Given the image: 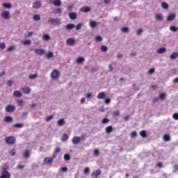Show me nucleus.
Masks as SVG:
<instances>
[{
	"label": "nucleus",
	"mask_w": 178,
	"mask_h": 178,
	"mask_svg": "<svg viewBox=\"0 0 178 178\" xmlns=\"http://www.w3.org/2000/svg\"><path fill=\"white\" fill-rule=\"evenodd\" d=\"M163 140L164 141H166V142L170 141V136H169V135H168V134L163 135Z\"/></svg>",
	"instance_id": "obj_31"
},
{
	"label": "nucleus",
	"mask_w": 178,
	"mask_h": 178,
	"mask_svg": "<svg viewBox=\"0 0 178 178\" xmlns=\"http://www.w3.org/2000/svg\"><path fill=\"white\" fill-rule=\"evenodd\" d=\"M48 22L50 23L51 26H59L60 24H62L60 22V19L59 18H51L48 20Z\"/></svg>",
	"instance_id": "obj_1"
},
{
	"label": "nucleus",
	"mask_w": 178,
	"mask_h": 178,
	"mask_svg": "<svg viewBox=\"0 0 178 178\" xmlns=\"http://www.w3.org/2000/svg\"><path fill=\"white\" fill-rule=\"evenodd\" d=\"M80 140H81V138L79 136H74L72 138V144H79V143H80Z\"/></svg>",
	"instance_id": "obj_18"
},
{
	"label": "nucleus",
	"mask_w": 178,
	"mask_h": 178,
	"mask_svg": "<svg viewBox=\"0 0 178 178\" xmlns=\"http://www.w3.org/2000/svg\"><path fill=\"white\" fill-rule=\"evenodd\" d=\"M176 19V14H170L167 17V22H173Z\"/></svg>",
	"instance_id": "obj_13"
},
{
	"label": "nucleus",
	"mask_w": 178,
	"mask_h": 178,
	"mask_svg": "<svg viewBox=\"0 0 178 178\" xmlns=\"http://www.w3.org/2000/svg\"><path fill=\"white\" fill-rule=\"evenodd\" d=\"M170 59H177L178 58V53L174 52L170 56Z\"/></svg>",
	"instance_id": "obj_27"
},
{
	"label": "nucleus",
	"mask_w": 178,
	"mask_h": 178,
	"mask_svg": "<svg viewBox=\"0 0 178 178\" xmlns=\"http://www.w3.org/2000/svg\"><path fill=\"white\" fill-rule=\"evenodd\" d=\"M46 58L47 59H51V58H54V53H52V51H49L47 54H46Z\"/></svg>",
	"instance_id": "obj_36"
},
{
	"label": "nucleus",
	"mask_w": 178,
	"mask_h": 178,
	"mask_svg": "<svg viewBox=\"0 0 178 178\" xmlns=\"http://www.w3.org/2000/svg\"><path fill=\"white\" fill-rule=\"evenodd\" d=\"M112 131H113V127L108 126L106 127V133H107V134L112 133Z\"/></svg>",
	"instance_id": "obj_22"
},
{
	"label": "nucleus",
	"mask_w": 178,
	"mask_h": 178,
	"mask_svg": "<svg viewBox=\"0 0 178 178\" xmlns=\"http://www.w3.org/2000/svg\"><path fill=\"white\" fill-rule=\"evenodd\" d=\"M67 140H69V135L63 134L61 136V141H67Z\"/></svg>",
	"instance_id": "obj_23"
},
{
	"label": "nucleus",
	"mask_w": 178,
	"mask_h": 178,
	"mask_svg": "<svg viewBox=\"0 0 178 178\" xmlns=\"http://www.w3.org/2000/svg\"><path fill=\"white\" fill-rule=\"evenodd\" d=\"M16 129H23L24 127V124L23 123H17L13 125Z\"/></svg>",
	"instance_id": "obj_24"
},
{
	"label": "nucleus",
	"mask_w": 178,
	"mask_h": 178,
	"mask_svg": "<svg viewBox=\"0 0 178 178\" xmlns=\"http://www.w3.org/2000/svg\"><path fill=\"white\" fill-rule=\"evenodd\" d=\"M65 161H70V154H66L64 155Z\"/></svg>",
	"instance_id": "obj_46"
},
{
	"label": "nucleus",
	"mask_w": 178,
	"mask_h": 178,
	"mask_svg": "<svg viewBox=\"0 0 178 178\" xmlns=\"http://www.w3.org/2000/svg\"><path fill=\"white\" fill-rule=\"evenodd\" d=\"M34 52L36 54V55H44V54H45V49H36L34 50Z\"/></svg>",
	"instance_id": "obj_9"
},
{
	"label": "nucleus",
	"mask_w": 178,
	"mask_h": 178,
	"mask_svg": "<svg viewBox=\"0 0 178 178\" xmlns=\"http://www.w3.org/2000/svg\"><path fill=\"white\" fill-rule=\"evenodd\" d=\"M6 143L8 145H12L16 143V138L15 136H8L6 138Z\"/></svg>",
	"instance_id": "obj_3"
},
{
	"label": "nucleus",
	"mask_w": 178,
	"mask_h": 178,
	"mask_svg": "<svg viewBox=\"0 0 178 178\" xmlns=\"http://www.w3.org/2000/svg\"><path fill=\"white\" fill-rule=\"evenodd\" d=\"M60 76V72H59V71L57 70H54L51 73V77L53 79V80H57V79H59Z\"/></svg>",
	"instance_id": "obj_2"
},
{
	"label": "nucleus",
	"mask_w": 178,
	"mask_h": 178,
	"mask_svg": "<svg viewBox=\"0 0 178 178\" xmlns=\"http://www.w3.org/2000/svg\"><path fill=\"white\" fill-rule=\"evenodd\" d=\"M121 31H122V33H129V28H128V27L122 28V29H121Z\"/></svg>",
	"instance_id": "obj_48"
},
{
	"label": "nucleus",
	"mask_w": 178,
	"mask_h": 178,
	"mask_svg": "<svg viewBox=\"0 0 178 178\" xmlns=\"http://www.w3.org/2000/svg\"><path fill=\"white\" fill-rule=\"evenodd\" d=\"M140 136L141 137H143V138H146V137H147V131H145V130L140 131Z\"/></svg>",
	"instance_id": "obj_37"
},
{
	"label": "nucleus",
	"mask_w": 178,
	"mask_h": 178,
	"mask_svg": "<svg viewBox=\"0 0 178 178\" xmlns=\"http://www.w3.org/2000/svg\"><path fill=\"white\" fill-rule=\"evenodd\" d=\"M104 103L106 104V105H109V104H111V99L109 98L105 99Z\"/></svg>",
	"instance_id": "obj_58"
},
{
	"label": "nucleus",
	"mask_w": 178,
	"mask_h": 178,
	"mask_svg": "<svg viewBox=\"0 0 178 178\" xmlns=\"http://www.w3.org/2000/svg\"><path fill=\"white\" fill-rule=\"evenodd\" d=\"M37 76H38L37 74H31L29 75V79L30 80H34V79H35Z\"/></svg>",
	"instance_id": "obj_53"
},
{
	"label": "nucleus",
	"mask_w": 178,
	"mask_h": 178,
	"mask_svg": "<svg viewBox=\"0 0 178 178\" xmlns=\"http://www.w3.org/2000/svg\"><path fill=\"white\" fill-rule=\"evenodd\" d=\"M13 120V118L10 116H6L4 118V121L6 122L7 123H10Z\"/></svg>",
	"instance_id": "obj_29"
},
{
	"label": "nucleus",
	"mask_w": 178,
	"mask_h": 178,
	"mask_svg": "<svg viewBox=\"0 0 178 178\" xmlns=\"http://www.w3.org/2000/svg\"><path fill=\"white\" fill-rule=\"evenodd\" d=\"M22 91L24 92V94H30V92H31V88H30L29 86H24L22 88Z\"/></svg>",
	"instance_id": "obj_10"
},
{
	"label": "nucleus",
	"mask_w": 178,
	"mask_h": 178,
	"mask_svg": "<svg viewBox=\"0 0 178 178\" xmlns=\"http://www.w3.org/2000/svg\"><path fill=\"white\" fill-rule=\"evenodd\" d=\"M13 97H15V98H20V97H22L23 94L22 93V92H20L19 90H15L13 93Z\"/></svg>",
	"instance_id": "obj_12"
},
{
	"label": "nucleus",
	"mask_w": 178,
	"mask_h": 178,
	"mask_svg": "<svg viewBox=\"0 0 178 178\" xmlns=\"http://www.w3.org/2000/svg\"><path fill=\"white\" fill-rule=\"evenodd\" d=\"M3 7L5 8L6 9H10L12 8V4L8 3H3Z\"/></svg>",
	"instance_id": "obj_33"
},
{
	"label": "nucleus",
	"mask_w": 178,
	"mask_h": 178,
	"mask_svg": "<svg viewBox=\"0 0 178 178\" xmlns=\"http://www.w3.org/2000/svg\"><path fill=\"white\" fill-rule=\"evenodd\" d=\"M154 72H155V68H151L148 71L149 74H152V73H154Z\"/></svg>",
	"instance_id": "obj_59"
},
{
	"label": "nucleus",
	"mask_w": 178,
	"mask_h": 178,
	"mask_svg": "<svg viewBox=\"0 0 178 178\" xmlns=\"http://www.w3.org/2000/svg\"><path fill=\"white\" fill-rule=\"evenodd\" d=\"M161 8L163 9H165V10L169 9V4H168L167 3H161Z\"/></svg>",
	"instance_id": "obj_35"
},
{
	"label": "nucleus",
	"mask_w": 178,
	"mask_h": 178,
	"mask_svg": "<svg viewBox=\"0 0 178 178\" xmlns=\"http://www.w3.org/2000/svg\"><path fill=\"white\" fill-rule=\"evenodd\" d=\"M6 48V44L3 42L0 43V49H5Z\"/></svg>",
	"instance_id": "obj_56"
},
{
	"label": "nucleus",
	"mask_w": 178,
	"mask_h": 178,
	"mask_svg": "<svg viewBox=\"0 0 178 178\" xmlns=\"http://www.w3.org/2000/svg\"><path fill=\"white\" fill-rule=\"evenodd\" d=\"M33 19L35 22H38V21L41 20V17H40V15H33Z\"/></svg>",
	"instance_id": "obj_39"
},
{
	"label": "nucleus",
	"mask_w": 178,
	"mask_h": 178,
	"mask_svg": "<svg viewBox=\"0 0 178 178\" xmlns=\"http://www.w3.org/2000/svg\"><path fill=\"white\" fill-rule=\"evenodd\" d=\"M25 166L24 165H18L17 166V169H19L20 170H23V169H24Z\"/></svg>",
	"instance_id": "obj_63"
},
{
	"label": "nucleus",
	"mask_w": 178,
	"mask_h": 178,
	"mask_svg": "<svg viewBox=\"0 0 178 178\" xmlns=\"http://www.w3.org/2000/svg\"><path fill=\"white\" fill-rule=\"evenodd\" d=\"M95 39L98 42H101V41H102V37L97 35L95 38Z\"/></svg>",
	"instance_id": "obj_52"
},
{
	"label": "nucleus",
	"mask_w": 178,
	"mask_h": 178,
	"mask_svg": "<svg viewBox=\"0 0 178 178\" xmlns=\"http://www.w3.org/2000/svg\"><path fill=\"white\" fill-rule=\"evenodd\" d=\"M120 115V113L119 112V111H116L113 113V116H115L116 118V116H119Z\"/></svg>",
	"instance_id": "obj_62"
},
{
	"label": "nucleus",
	"mask_w": 178,
	"mask_h": 178,
	"mask_svg": "<svg viewBox=\"0 0 178 178\" xmlns=\"http://www.w3.org/2000/svg\"><path fill=\"white\" fill-rule=\"evenodd\" d=\"M86 60V58H84L83 57H79L78 58H76V63H83V62H84Z\"/></svg>",
	"instance_id": "obj_34"
},
{
	"label": "nucleus",
	"mask_w": 178,
	"mask_h": 178,
	"mask_svg": "<svg viewBox=\"0 0 178 178\" xmlns=\"http://www.w3.org/2000/svg\"><path fill=\"white\" fill-rule=\"evenodd\" d=\"M137 35H140L141 34H143V29H140L137 31L136 32Z\"/></svg>",
	"instance_id": "obj_61"
},
{
	"label": "nucleus",
	"mask_w": 178,
	"mask_h": 178,
	"mask_svg": "<svg viewBox=\"0 0 178 178\" xmlns=\"http://www.w3.org/2000/svg\"><path fill=\"white\" fill-rule=\"evenodd\" d=\"M15 49V46H10L8 49H7V52H12V51H13Z\"/></svg>",
	"instance_id": "obj_51"
},
{
	"label": "nucleus",
	"mask_w": 178,
	"mask_h": 178,
	"mask_svg": "<svg viewBox=\"0 0 178 178\" xmlns=\"http://www.w3.org/2000/svg\"><path fill=\"white\" fill-rule=\"evenodd\" d=\"M53 5L54 6H60L62 5V1L60 0H54L53 1Z\"/></svg>",
	"instance_id": "obj_25"
},
{
	"label": "nucleus",
	"mask_w": 178,
	"mask_h": 178,
	"mask_svg": "<svg viewBox=\"0 0 178 178\" xmlns=\"http://www.w3.org/2000/svg\"><path fill=\"white\" fill-rule=\"evenodd\" d=\"M172 118H173L175 120H178V113H174L173 115H172Z\"/></svg>",
	"instance_id": "obj_57"
},
{
	"label": "nucleus",
	"mask_w": 178,
	"mask_h": 178,
	"mask_svg": "<svg viewBox=\"0 0 178 178\" xmlns=\"http://www.w3.org/2000/svg\"><path fill=\"white\" fill-rule=\"evenodd\" d=\"M159 99H161V101H165V99H166V94L160 93L159 96Z\"/></svg>",
	"instance_id": "obj_26"
},
{
	"label": "nucleus",
	"mask_w": 178,
	"mask_h": 178,
	"mask_svg": "<svg viewBox=\"0 0 178 178\" xmlns=\"http://www.w3.org/2000/svg\"><path fill=\"white\" fill-rule=\"evenodd\" d=\"M74 27V24H68L65 28L67 29V30H73Z\"/></svg>",
	"instance_id": "obj_28"
},
{
	"label": "nucleus",
	"mask_w": 178,
	"mask_h": 178,
	"mask_svg": "<svg viewBox=\"0 0 178 178\" xmlns=\"http://www.w3.org/2000/svg\"><path fill=\"white\" fill-rule=\"evenodd\" d=\"M69 17L71 20H76L77 19V14L76 13H69Z\"/></svg>",
	"instance_id": "obj_17"
},
{
	"label": "nucleus",
	"mask_w": 178,
	"mask_h": 178,
	"mask_svg": "<svg viewBox=\"0 0 178 178\" xmlns=\"http://www.w3.org/2000/svg\"><path fill=\"white\" fill-rule=\"evenodd\" d=\"M6 86L8 87H12V86H13V81L11 80H8L6 83Z\"/></svg>",
	"instance_id": "obj_47"
},
{
	"label": "nucleus",
	"mask_w": 178,
	"mask_h": 178,
	"mask_svg": "<svg viewBox=\"0 0 178 178\" xmlns=\"http://www.w3.org/2000/svg\"><path fill=\"white\" fill-rule=\"evenodd\" d=\"M42 38H43L44 41H49V40L51 39V37L49 36V35L45 34L43 35Z\"/></svg>",
	"instance_id": "obj_41"
},
{
	"label": "nucleus",
	"mask_w": 178,
	"mask_h": 178,
	"mask_svg": "<svg viewBox=\"0 0 178 178\" xmlns=\"http://www.w3.org/2000/svg\"><path fill=\"white\" fill-rule=\"evenodd\" d=\"M94 155H96V156H98V155H99V150L95 149L94 150Z\"/></svg>",
	"instance_id": "obj_64"
},
{
	"label": "nucleus",
	"mask_w": 178,
	"mask_h": 178,
	"mask_svg": "<svg viewBox=\"0 0 178 178\" xmlns=\"http://www.w3.org/2000/svg\"><path fill=\"white\" fill-rule=\"evenodd\" d=\"M101 51L102 52H106L108 51V47L105 45L101 46Z\"/></svg>",
	"instance_id": "obj_42"
},
{
	"label": "nucleus",
	"mask_w": 178,
	"mask_h": 178,
	"mask_svg": "<svg viewBox=\"0 0 178 178\" xmlns=\"http://www.w3.org/2000/svg\"><path fill=\"white\" fill-rule=\"evenodd\" d=\"M1 17L2 19H4V20H8V19L10 18V13L9 11H3L1 13Z\"/></svg>",
	"instance_id": "obj_5"
},
{
	"label": "nucleus",
	"mask_w": 178,
	"mask_h": 178,
	"mask_svg": "<svg viewBox=\"0 0 178 178\" xmlns=\"http://www.w3.org/2000/svg\"><path fill=\"white\" fill-rule=\"evenodd\" d=\"M131 137H132L133 138H134L135 137H137V132L136 131H133L131 133Z\"/></svg>",
	"instance_id": "obj_54"
},
{
	"label": "nucleus",
	"mask_w": 178,
	"mask_h": 178,
	"mask_svg": "<svg viewBox=\"0 0 178 178\" xmlns=\"http://www.w3.org/2000/svg\"><path fill=\"white\" fill-rule=\"evenodd\" d=\"M66 44L67 45H70V47H73L76 44V39L72 38H67Z\"/></svg>",
	"instance_id": "obj_7"
},
{
	"label": "nucleus",
	"mask_w": 178,
	"mask_h": 178,
	"mask_svg": "<svg viewBox=\"0 0 178 178\" xmlns=\"http://www.w3.org/2000/svg\"><path fill=\"white\" fill-rule=\"evenodd\" d=\"M44 162L46 165H51L54 163V159L51 157H45L44 159Z\"/></svg>",
	"instance_id": "obj_8"
},
{
	"label": "nucleus",
	"mask_w": 178,
	"mask_h": 178,
	"mask_svg": "<svg viewBox=\"0 0 178 178\" xmlns=\"http://www.w3.org/2000/svg\"><path fill=\"white\" fill-rule=\"evenodd\" d=\"M57 124L59 127H62V126H64V124H66V122H65V119L61 118V119L58 120Z\"/></svg>",
	"instance_id": "obj_20"
},
{
	"label": "nucleus",
	"mask_w": 178,
	"mask_h": 178,
	"mask_svg": "<svg viewBox=\"0 0 178 178\" xmlns=\"http://www.w3.org/2000/svg\"><path fill=\"white\" fill-rule=\"evenodd\" d=\"M156 20L157 22H163V15L162 14H156L155 16Z\"/></svg>",
	"instance_id": "obj_15"
},
{
	"label": "nucleus",
	"mask_w": 178,
	"mask_h": 178,
	"mask_svg": "<svg viewBox=\"0 0 178 178\" xmlns=\"http://www.w3.org/2000/svg\"><path fill=\"white\" fill-rule=\"evenodd\" d=\"M5 111L7 113H13V111H16V106L13 105H8L6 106Z\"/></svg>",
	"instance_id": "obj_4"
},
{
	"label": "nucleus",
	"mask_w": 178,
	"mask_h": 178,
	"mask_svg": "<svg viewBox=\"0 0 178 178\" xmlns=\"http://www.w3.org/2000/svg\"><path fill=\"white\" fill-rule=\"evenodd\" d=\"M99 175H101V170H97L94 171L93 172H92V177L97 178V177L99 176Z\"/></svg>",
	"instance_id": "obj_14"
},
{
	"label": "nucleus",
	"mask_w": 178,
	"mask_h": 178,
	"mask_svg": "<svg viewBox=\"0 0 178 178\" xmlns=\"http://www.w3.org/2000/svg\"><path fill=\"white\" fill-rule=\"evenodd\" d=\"M102 123L103 124H106V123H109V119H108L106 118H103Z\"/></svg>",
	"instance_id": "obj_45"
},
{
	"label": "nucleus",
	"mask_w": 178,
	"mask_h": 178,
	"mask_svg": "<svg viewBox=\"0 0 178 178\" xmlns=\"http://www.w3.org/2000/svg\"><path fill=\"white\" fill-rule=\"evenodd\" d=\"M52 119H54V115H49V116L46 118L45 121L46 122H51V120H52Z\"/></svg>",
	"instance_id": "obj_50"
},
{
	"label": "nucleus",
	"mask_w": 178,
	"mask_h": 178,
	"mask_svg": "<svg viewBox=\"0 0 178 178\" xmlns=\"http://www.w3.org/2000/svg\"><path fill=\"white\" fill-rule=\"evenodd\" d=\"M159 101V97H154L152 99L153 104H156V102H158Z\"/></svg>",
	"instance_id": "obj_60"
},
{
	"label": "nucleus",
	"mask_w": 178,
	"mask_h": 178,
	"mask_svg": "<svg viewBox=\"0 0 178 178\" xmlns=\"http://www.w3.org/2000/svg\"><path fill=\"white\" fill-rule=\"evenodd\" d=\"M22 42L24 45H31V40H26L25 41H22Z\"/></svg>",
	"instance_id": "obj_40"
},
{
	"label": "nucleus",
	"mask_w": 178,
	"mask_h": 178,
	"mask_svg": "<svg viewBox=\"0 0 178 178\" xmlns=\"http://www.w3.org/2000/svg\"><path fill=\"white\" fill-rule=\"evenodd\" d=\"M89 24L92 29H95L96 26H98V23H96L95 21H91Z\"/></svg>",
	"instance_id": "obj_30"
},
{
	"label": "nucleus",
	"mask_w": 178,
	"mask_h": 178,
	"mask_svg": "<svg viewBox=\"0 0 178 178\" xmlns=\"http://www.w3.org/2000/svg\"><path fill=\"white\" fill-rule=\"evenodd\" d=\"M33 8L34 9H40L41 8V2L38 1L33 3Z\"/></svg>",
	"instance_id": "obj_19"
},
{
	"label": "nucleus",
	"mask_w": 178,
	"mask_h": 178,
	"mask_svg": "<svg viewBox=\"0 0 178 178\" xmlns=\"http://www.w3.org/2000/svg\"><path fill=\"white\" fill-rule=\"evenodd\" d=\"M30 155H31V151L29 149L24 152V158H25V159H29V158H30Z\"/></svg>",
	"instance_id": "obj_16"
},
{
	"label": "nucleus",
	"mask_w": 178,
	"mask_h": 178,
	"mask_svg": "<svg viewBox=\"0 0 178 178\" xmlns=\"http://www.w3.org/2000/svg\"><path fill=\"white\" fill-rule=\"evenodd\" d=\"M166 52V48L161 47L157 50V54H165Z\"/></svg>",
	"instance_id": "obj_32"
},
{
	"label": "nucleus",
	"mask_w": 178,
	"mask_h": 178,
	"mask_svg": "<svg viewBox=\"0 0 178 178\" xmlns=\"http://www.w3.org/2000/svg\"><path fill=\"white\" fill-rule=\"evenodd\" d=\"M1 176L0 178H10V173L5 170V168L2 169L1 172Z\"/></svg>",
	"instance_id": "obj_6"
},
{
	"label": "nucleus",
	"mask_w": 178,
	"mask_h": 178,
	"mask_svg": "<svg viewBox=\"0 0 178 178\" xmlns=\"http://www.w3.org/2000/svg\"><path fill=\"white\" fill-rule=\"evenodd\" d=\"M17 103L19 106H23V105H24V102L23 100H18Z\"/></svg>",
	"instance_id": "obj_49"
},
{
	"label": "nucleus",
	"mask_w": 178,
	"mask_h": 178,
	"mask_svg": "<svg viewBox=\"0 0 178 178\" xmlns=\"http://www.w3.org/2000/svg\"><path fill=\"white\" fill-rule=\"evenodd\" d=\"M16 154V149H13L10 152V154L11 156H15Z\"/></svg>",
	"instance_id": "obj_55"
},
{
	"label": "nucleus",
	"mask_w": 178,
	"mask_h": 178,
	"mask_svg": "<svg viewBox=\"0 0 178 178\" xmlns=\"http://www.w3.org/2000/svg\"><path fill=\"white\" fill-rule=\"evenodd\" d=\"M85 97H86V98H87L88 99H91V98H92V93H91V92L86 93V94L85 95Z\"/></svg>",
	"instance_id": "obj_43"
},
{
	"label": "nucleus",
	"mask_w": 178,
	"mask_h": 178,
	"mask_svg": "<svg viewBox=\"0 0 178 178\" xmlns=\"http://www.w3.org/2000/svg\"><path fill=\"white\" fill-rule=\"evenodd\" d=\"M81 27H83V23H79L76 26L75 29L77 31H79V30L81 29Z\"/></svg>",
	"instance_id": "obj_44"
},
{
	"label": "nucleus",
	"mask_w": 178,
	"mask_h": 178,
	"mask_svg": "<svg viewBox=\"0 0 178 178\" xmlns=\"http://www.w3.org/2000/svg\"><path fill=\"white\" fill-rule=\"evenodd\" d=\"M106 95L104 92H101L97 95V99H104Z\"/></svg>",
	"instance_id": "obj_21"
},
{
	"label": "nucleus",
	"mask_w": 178,
	"mask_h": 178,
	"mask_svg": "<svg viewBox=\"0 0 178 178\" xmlns=\"http://www.w3.org/2000/svg\"><path fill=\"white\" fill-rule=\"evenodd\" d=\"M81 12H83V13H88L89 12H91V8L88 6L82 7L80 9Z\"/></svg>",
	"instance_id": "obj_11"
},
{
	"label": "nucleus",
	"mask_w": 178,
	"mask_h": 178,
	"mask_svg": "<svg viewBox=\"0 0 178 178\" xmlns=\"http://www.w3.org/2000/svg\"><path fill=\"white\" fill-rule=\"evenodd\" d=\"M170 31H172L173 33H176V31H177V30H178V28L176 27V26H170Z\"/></svg>",
	"instance_id": "obj_38"
}]
</instances>
